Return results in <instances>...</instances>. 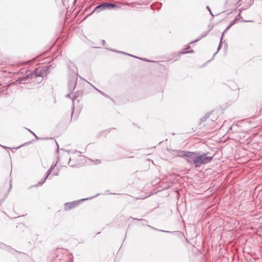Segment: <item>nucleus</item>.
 <instances>
[{
    "label": "nucleus",
    "instance_id": "2",
    "mask_svg": "<svg viewBox=\"0 0 262 262\" xmlns=\"http://www.w3.org/2000/svg\"><path fill=\"white\" fill-rule=\"evenodd\" d=\"M185 157L186 160L188 162L195 165V161L196 157V154L195 152L188 151Z\"/></svg>",
    "mask_w": 262,
    "mask_h": 262
},
{
    "label": "nucleus",
    "instance_id": "5",
    "mask_svg": "<svg viewBox=\"0 0 262 262\" xmlns=\"http://www.w3.org/2000/svg\"><path fill=\"white\" fill-rule=\"evenodd\" d=\"M187 152L188 151H179L177 152V156L178 157H186V154L187 153Z\"/></svg>",
    "mask_w": 262,
    "mask_h": 262
},
{
    "label": "nucleus",
    "instance_id": "6",
    "mask_svg": "<svg viewBox=\"0 0 262 262\" xmlns=\"http://www.w3.org/2000/svg\"><path fill=\"white\" fill-rule=\"evenodd\" d=\"M189 52H193V50H191V51H189Z\"/></svg>",
    "mask_w": 262,
    "mask_h": 262
},
{
    "label": "nucleus",
    "instance_id": "1",
    "mask_svg": "<svg viewBox=\"0 0 262 262\" xmlns=\"http://www.w3.org/2000/svg\"><path fill=\"white\" fill-rule=\"evenodd\" d=\"M212 157L207 156L206 154H203L197 156L195 161V166L196 167L200 166L202 164H205L211 161Z\"/></svg>",
    "mask_w": 262,
    "mask_h": 262
},
{
    "label": "nucleus",
    "instance_id": "7",
    "mask_svg": "<svg viewBox=\"0 0 262 262\" xmlns=\"http://www.w3.org/2000/svg\"><path fill=\"white\" fill-rule=\"evenodd\" d=\"M186 52H182V54H184V53H186Z\"/></svg>",
    "mask_w": 262,
    "mask_h": 262
},
{
    "label": "nucleus",
    "instance_id": "3",
    "mask_svg": "<svg viewBox=\"0 0 262 262\" xmlns=\"http://www.w3.org/2000/svg\"><path fill=\"white\" fill-rule=\"evenodd\" d=\"M116 6L115 4H109V3H104L100 6H97L96 9H98V8H102V9H105V8H113L114 7H115Z\"/></svg>",
    "mask_w": 262,
    "mask_h": 262
},
{
    "label": "nucleus",
    "instance_id": "4",
    "mask_svg": "<svg viewBox=\"0 0 262 262\" xmlns=\"http://www.w3.org/2000/svg\"><path fill=\"white\" fill-rule=\"evenodd\" d=\"M76 204L74 203H68L66 204L65 207L66 209H72L75 208Z\"/></svg>",
    "mask_w": 262,
    "mask_h": 262
}]
</instances>
